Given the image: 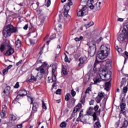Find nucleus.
<instances>
[{
  "mask_svg": "<svg viewBox=\"0 0 128 128\" xmlns=\"http://www.w3.org/2000/svg\"><path fill=\"white\" fill-rule=\"evenodd\" d=\"M20 88V82H16V84L14 86V88Z\"/></svg>",
  "mask_w": 128,
  "mask_h": 128,
  "instance_id": "obj_51",
  "label": "nucleus"
},
{
  "mask_svg": "<svg viewBox=\"0 0 128 128\" xmlns=\"http://www.w3.org/2000/svg\"><path fill=\"white\" fill-rule=\"evenodd\" d=\"M65 58H64V62H68V64L70 63V61L68 60V55L66 53H64Z\"/></svg>",
  "mask_w": 128,
  "mask_h": 128,
  "instance_id": "obj_32",
  "label": "nucleus"
},
{
  "mask_svg": "<svg viewBox=\"0 0 128 128\" xmlns=\"http://www.w3.org/2000/svg\"><path fill=\"white\" fill-rule=\"evenodd\" d=\"M56 82H54V83L52 85V88H56Z\"/></svg>",
  "mask_w": 128,
  "mask_h": 128,
  "instance_id": "obj_61",
  "label": "nucleus"
},
{
  "mask_svg": "<svg viewBox=\"0 0 128 128\" xmlns=\"http://www.w3.org/2000/svg\"><path fill=\"white\" fill-rule=\"evenodd\" d=\"M46 16H40V26H42L44 24V21L46 20Z\"/></svg>",
  "mask_w": 128,
  "mask_h": 128,
  "instance_id": "obj_16",
  "label": "nucleus"
},
{
  "mask_svg": "<svg viewBox=\"0 0 128 128\" xmlns=\"http://www.w3.org/2000/svg\"><path fill=\"white\" fill-rule=\"evenodd\" d=\"M120 104H126V98L124 97L122 98Z\"/></svg>",
  "mask_w": 128,
  "mask_h": 128,
  "instance_id": "obj_55",
  "label": "nucleus"
},
{
  "mask_svg": "<svg viewBox=\"0 0 128 128\" xmlns=\"http://www.w3.org/2000/svg\"><path fill=\"white\" fill-rule=\"evenodd\" d=\"M17 128H22V124H20L17 125Z\"/></svg>",
  "mask_w": 128,
  "mask_h": 128,
  "instance_id": "obj_64",
  "label": "nucleus"
},
{
  "mask_svg": "<svg viewBox=\"0 0 128 128\" xmlns=\"http://www.w3.org/2000/svg\"><path fill=\"white\" fill-rule=\"evenodd\" d=\"M8 72V70L6 68L2 70V74L4 76H6V74H7Z\"/></svg>",
  "mask_w": 128,
  "mask_h": 128,
  "instance_id": "obj_39",
  "label": "nucleus"
},
{
  "mask_svg": "<svg viewBox=\"0 0 128 128\" xmlns=\"http://www.w3.org/2000/svg\"><path fill=\"white\" fill-rule=\"evenodd\" d=\"M32 110L35 112H38V108L39 106L38 104V102H32Z\"/></svg>",
  "mask_w": 128,
  "mask_h": 128,
  "instance_id": "obj_13",
  "label": "nucleus"
},
{
  "mask_svg": "<svg viewBox=\"0 0 128 128\" xmlns=\"http://www.w3.org/2000/svg\"><path fill=\"white\" fill-rule=\"evenodd\" d=\"M92 116L93 118V122H96V120H100V119L98 118V116L96 115V112H94L92 114Z\"/></svg>",
  "mask_w": 128,
  "mask_h": 128,
  "instance_id": "obj_21",
  "label": "nucleus"
},
{
  "mask_svg": "<svg viewBox=\"0 0 128 128\" xmlns=\"http://www.w3.org/2000/svg\"><path fill=\"white\" fill-rule=\"evenodd\" d=\"M94 104V100H91L90 102V106H92V104Z\"/></svg>",
  "mask_w": 128,
  "mask_h": 128,
  "instance_id": "obj_60",
  "label": "nucleus"
},
{
  "mask_svg": "<svg viewBox=\"0 0 128 128\" xmlns=\"http://www.w3.org/2000/svg\"><path fill=\"white\" fill-rule=\"evenodd\" d=\"M102 100V98H100V97L97 96L96 98V104H100V102Z\"/></svg>",
  "mask_w": 128,
  "mask_h": 128,
  "instance_id": "obj_29",
  "label": "nucleus"
},
{
  "mask_svg": "<svg viewBox=\"0 0 128 128\" xmlns=\"http://www.w3.org/2000/svg\"><path fill=\"white\" fill-rule=\"evenodd\" d=\"M61 74L62 76H66L68 74V71L66 70V68L64 66H62Z\"/></svg>",
  "mask_w": 128,
  "mask_h": 128,
  "instance_id": "obj_19",
  "label": "nucleus"
},
{
  "mask_svg": "<svg viewBox=\"0 0 128 128\" xmlns=\"http://www.w3.org/2000/svg\"><path fill=\"white\" fill-rule=\"evenodd\" d=\"M71 94L72 96H76V91L74 90H71Z\"/></svg>",
  "mask_w": 128,
  "mask_h": 128,
  "instance_id": "obj_47",
  "label": "nucleus"
},
{
  "mask_svg": "<svg viewBox=\"0 0 128 128\" xmlns=\"http://www.w3.org/2000/svg\"><path fill=\"white\" fill-rule=\"evenodd\" d=\"M89 1L90 0H81L80 2L81 4H86H86H88L90 2H90Z\"/></svg>",
  "mask_w": 128,
  "mask_h": 128,
  "instance_id": "obj_27",
  "label": "nucleus"
},
{
  "mask_svg": "<svg viewBox=\"0 0 128 128\" xmlns=\"http://www.w3.org/2000/svg\"><path fill=\"white\" fill-rule=\"evenodd\" d=\"M128 120H124L123 124V126H124L125 128H126L128 126Z\"/></svg>",
  "mask_w": 128,
  "mask_h": 128,
  "instance_id": "obj_46",
  "label": "nucleus"
},
{
  "mask_svg": "<svg viewBox=\"0 0 128 128\" xmlns=\"http://www.w3.org/2000/svg\"><path fill=\"white\" fill-rule=\"evenodd\" d=\"M68 6H72V0H68V4H67Z\"/></svg>",
  "mask_w": 128,
  "mask_h": 128,
  "instance_id": "obj_50",
  "label": "nucleus"
},
{
  "mask_svg": "<svg viewBox=\"0 0 128 128\" xmlns=\"http://www.w3.org/2000/svg\"><path fill=\"white\" fill-rule=\"evenodd\" d=\"M44 50H42V48H41L40 50V52H39V54L40 56H42V54H44Z\"/></svg>",
  "mask_w": 128,
  "mask_h": 128,
  "instance_id": "obj_63",
  "label": "nucleus"
},
{
  "mask_svg": "<svg viewBox=\"0 0 128 128\" xmlns=\"http://www.w3.org/2000/svg\"><path fill=\"white\" fill-rule=\"evenodd\" d=\"M98 60V58H96V61L94 64V68H93V70L94 72H96V66H98V62L96 60Z\"/></svg>",
  "mask_w": 128,
  "mask_h": 128,
  "instance_id": "obj_26",
  "label": "nucleus"
},
{
  "mask_svg": "<svg viewBox=\"0 0 128 128\" xmlns=\"http://www.w3.org/2000/svg\"><path fill=\"white\" fill-rule=\"evenodd\" d=\"M12 34H18V28L14 27L11 24H8L3 30L2 34L5 38H8L12 36Z\"/></svg>",
  "mask_w": 128,
  "mask_h": 128,
  "instance_id": "obj_3",
  "label": "nucleus"
},
{
  "mask_svg": "<svg viewBox=\"0 0 128 128\" xmlns=\"http://www.w3.org/2000/svg\"><path fill=\"white\" fill-rule=\"evenodd\" d=\"M102 48L103 49L102 50L98 52L96 58H98L100 60H104V58H106L110 54V49L108 47L104 45H102L100 46V49L102 50Z\"/></svg>",
  "mask_w": 128,
  "mask_h": 128,
  "instance_id": "obj_4",
  "label": "nucleus"
},
{
  "mask_svg": "<svg viewBox=\"0 0 128 128\" xmlns=\"http://www.w3.org/2000/svg\"><path fill=\"white\" fill-rule=\"evenodd\" d=\"M100 76L101 80H102V77L104 78V80H108L112 78V74H108L106 70H102L100 74Z\"/></svg>",
  "mask_w": 128,
  "mask_h": 128,
  "instance_id": "obj_6",
  "label": "nucleus"
},
{
  "mask_svg": "<svg viewBox=\"0 0 128 128\" xmlns=\"http://www.w3.org/2000/svg\"><path fill=\"white\" fill-rule=\"evenodd\" d=\"M14 52V50L12 48L11 46H9L8 50L6 51L5 54H7L8 56H12Z\"/></svg>",
  "mask_w": 128,
  "mask_h": 128,
  "instance_id": "obj_10",
  "label": "nucleus"
},
{
  "mask_svg": "<svg viewBox=\"0 0 128 128\" xmlns=\"http://www.w3.org/2000/svg\"><path fill=\"white\" fill-rule=\"evenodd\" d=\"M94 23L93 22H90L88 24H86L84 26H86V28H90L92 26H94Z\"/></svg>",
  "mask_w": 128,
  "mask_h": 128,
  "instance_id": "obj_25",
  "label": "nucleus"
},
{
  "mask_svg": "<svg viewBox=\"0 0 128 128\" xmlns=\"http://www.w3.org/2000/svg\"><path fill=\"white\" fill-rule=\"evenodd\" d=\"M90 92H92V86H90L86 90L85 92V94H88Z\"/></svg>",
  "mask_w": 128,
  "mask_h": 128,
  "instance_id": "obj_37",
  "label": "nucleus"
},
{
  "mask_svg": "<svg viewBox=\"0 0 128 128\" xmlns=\"http://www.w3.org/2000/svg\"><path fill=\"white\" fill-rule=\"evenodd\" d=\"M101 80L100 79V78H97L95 80H94V84H98L99 82H100Z\"/></svg>",
  "mask_w": 128,
  "mask_h": 128,
  "instance_id": "obj_40",
  "label": "nucleus"
},
{
  "mask_svg": "<svg viewBox=\"0 0 128 128\" xmlns=\"http://www.w3.org/2000/svg\"><path fill=\"white\" fill-rule=\"evenodd\" d=\"M126 40V44H128V22L123 24L122 32L118 37V40L120 43Z\"/></svg>",
  "mask_w": 128,
  "mask_h": 128,
  "instance_id": "obj_2",
  "label": "nucleus"
},
{
  "mask_svg": "<svg viewBox=\"0 0 128 128\" xmlns=\"http://www.w3.org/2000/svg\"><path fill=\"white\" fill-rule=\"evenodd\" d=\"M4 92V94H6V96H8L10 92V86H7L6 88H5Z\"/></svg>",
  "mask_w": 128,
  "mask_h": 128,
  "instance_id": "obj_15",
  "label": "nucleus"
},
{
  "mask_svg": "<svg viewBox=\"0 0 128 128\" xmlns=\"http://www.w3.org/2000/svg\"><path fill=\"white\" fill-rule=\"evenodd\" d=\"M66 126H68L66 122H63L60 124V128H66Z\"/></svg>",
  "mask_w": 128,
  "mask_h": 128,
  "instance_id": "obj_28",
  "label": "nucleus"
},
{
  "mask_svg": "<svg viewBox=\"0 0 128 128\" xmlns=\"http://www.w3.org/2000/svg\"><path fill=\"white\" fill-rule=\"evenodd\" d=\"M116 50L119 54L122 52V48H116Z\"/></svg>",
  "mask_w": 128,
  "mask_h": 128,
  "instance_id": "obj_56",
  "label": "nucleus"
},
{
  "mask_svg": "<svg viewBox=\"0 0 128 128\" xmlns=\"http://www.w3.org/2000/svg\"><path fill=\"white\" fill-rule=\"evenodd\" d=\"M31 78L33 80V82H36V80H38L36 76L35 77L34 75H32V74H31Z\"/></svg>",
  "mask_w": 128,
  "mask_h": 128,
  "instance_id": "obj_43",
  "label": "nucleus"
},
{
  "mask_svg": "<svg viewBox=\"0 0 128 128\" xmlns=\"http://www.w3.org/2000/svg\"><path fill=\"white\" fill-rule=\"evenodd\" d=\"M79 116H80V118H82V116H84V110L83 109H82L80 111V112L79 113Z\"/></svg>",
  "mask_w": 128,
  "mask_h": 128,
  "instance_id": "obj_45",
  "label": "nucleus"
},
{
  "mask_svg": "<svg viewBox=\"0 0 128 128\" xmlns=\"http://www.w3.org/2000/svg\"><path fill=\"white\" fill-rule=\"evenodd\" d=\"M88 14V8L86 6L82 8L78 12H77L78 16H84Z\"/></svg>",
  "mask_w": 128,
  "mask_h": 128,
  "instance_id": "obj_5",
  "label": "nucleus"
},
{
  "mask_svg": "<svg viewBox=\"0 0 128 128\" xmlns=\"http://www.w3.org/2000/svg\"><path fill=\"white\" fill-rule=\"evenodd\" d=\"M99 98H102V97L104 96V93L102 92H99L98 95Z\"/></svg>",
  "mask_w": 128,
  "mask_h": 128,
  "instance_id": "obj_33",
  "label": "nucleus"
},
{
  "mask_svg": "<svg viewBox=\"0 0 128 128\" xmlns=\"http://www.w3.org/2000/svg\"><path fill=\"white\" fill-rule=\"evenodd\" d=\"M70 93H67L65 96V100L68 102V100H70Z\"/></svg>",
  "mask_w": 128,
  "mask_h": 128,
  "instance_id": "obj_30",
  "label": "nucleus"
},
{
  "mask_svg": "<svg viewBox=\"0 0 128 128\" xmlns=\"http://www.w3.org/2000/svg\"><path fill=\"white\" fill-rule=\"evenodd\" d=\"M89 8L90 10H100V5L98 4V2H96L94 5H93L94 0H90V3Z\"/></svg>",
  "mask_w": 128,
  "mask_h": 128,
  "instance_id": "obj_7",
  "label": "nucleus"
},
{
  "mask_svg": "<svg viewBox=\"0 0 128 128\" xmlns=\"http://www.w3.org/2000/svg\"><path fill=\"white\" fill-rule=\"evenodd\" d=\"M52 82H56V75H52Z\"/></svg>",
  "mask_w": 128,
  "mask_h": 128,
  "instance_id": "obj_35",
  "label": "nucleus"
},
{
  "mask_svg": "<svg viewBox=\"0 0 128 128\" xmlns=\"http://www.w3.org/2000/svg\"><path fill=\"white\" fill-rule=\"evenodd\" d=\"M95 126H97V128H100L102 126H100V122L99 121H98L95 123Z\"/></svg>",
  "mask_w": 128,
  "mask_h": 128,
  "instance_id": "obj_41",
  "label": "nucleus"
},
{
  "mask_svg": "<svg viewBox=\"0 0 128 128\" xmlns=\"http://www.w3.org/2000/svg\"><path fill=\"white\" fill-rule=\"evenodd\" d=\"M126 103H120V112H124V110H126Z\"/></svg>",
  "mask_w": 128,
  "mask_h": 128,
  "instance_id": "obj_22",
  "label": "nucleus"
},
{
  "mask_svg": "<svg viewBox=\"0 0 128 128\" xmlns=\"http://www.w3.org/2000/svg\"><path fill=\"white\" fill-rule=\"evenodd\" d=\"M110 80H112V79H110L109 82L105 83V86L104 87V89L106 92H109L110 88V86H112V84H110Z\"/></svg>",
  "mask_w": 128,
  "mask_h": 128,
  "instance_id": "obj_11",
  "label": "nucleus"
},
{
  "mask_svg": "<svg viewBox=\"0 0 128 128\" xmlns=\"http://www.w3.org/2000/svg\"><path fill=\"white\" fill-rule=\"evenodd\" d=\"M19 94H24V96L28 94V91H26V89L20 90H19Z\"/></svg>",
  "mask_w": 128,
  "mask_h": 128,
  "instance_id": "obj_23",
  "label": "nucleus"
},
{
  "mask_svg": "<svg viewBox=\"0 0 128 128\" xmlns=\"http://www.w3.org/2000/svg\"><path fill=\"white\" fill-rule=\"evenodd\" d=\"M64 16H65V18L68 17V12L70 11V6L65 4L64 5Z\"/></svg>",
  "mask_w": 128,
  "mask_h": 128,
  "instance_id": "obj_8",
  "label": "nucleus"
},
{
  "mask_svg": "<svg viewBox=\"0 0 128 128\" xmlns=\"http://www.w3.org/2000/svg\"><path fill=\"white\" fill-rule=\"evenodd\" d=\"M128 86H126L123 88V92H124V94H126V92H128Z\"/></svg>",
  "mask_w": 128,
  "mask_h": 128,
  "instance_id": "obj_44",
  "label": "nucleus"
},
{
  "mask_svg": "<svg viewBox=\"0 0 128 128\" xmlns=\"http://www.w3.org/2000/svg\"><path fill=\"white\" fill-rule=\"evenodd\" d=\"M80 118L82 117H80L79 116L78 118H76V122H82V120Z\"/></svg>",
  "mask_w": 128,
  "mask_h": 128,
  "instance_id": "obj_59",
  "label": "nucleus"
},
{
  "mask_svg": "<svg viewBox=\"0 0 128 128\" xmlns=\"http://www.w3.org/2000/svg\"><path fill=\"white\" fill-rule=\"evenodd\" d=\"M80 102L81 104H84V102H86V98L84 97H83L81 99Z\"/></svg>",
  "mask_w": 128,
  "mask_h": 128,
  "instance_id": "obj_54",
  "label": "nucleus"
},
{
  "mask_svg": "<svg viewBox=\"0 0 128 128\" xmlns=\"http://www.w3.org/2000/svg\"><path fill=\"white\" fill-rule=\"evenodd\" d=\"M56 94H62V89H58L56 90Z\"/></svg>",
  "mask_w": 128,
  "mask_h": 128,
  "instance_id": "obj_49",
  "label": "nucleus"
},
{
  "mask_svg": "<svg viewBox=\"0 0 128 128\" xmlns=\"http://www.w3.org/2000/svg\"><path fill=\"white\" fill-rule=\"evenodd\" d=\"M122 56H124V64H126V60H128V52L126 51H125L124 52V54H122ZM126 56L127 58H126Z\"/></svg>",
  "mask_w": 128,
  "mask_h": 128,
  "instance_id": "obj_20",
  "label": "nucleus"
},
{
  "mask_svg": "<svg viewBox=\"0 0 128 128\" xmlns=\"http://www.w3.org/2000/svg\"><path fill=\"white\" fill-rule=\"evenodd\" d=\"M2 112H6V108H7V107L6 105H3L2 106Z\"/></svg>",
  "mask_w": 128,
  "mask_h": 128,
  "instance_id": "obj_53",
  "label": "nucleus"
},
{
  "mask_svg": "<svg viewBox=\"0 0 128 128\" xmlns=\"http://www.w3.org/2000/svg\"><path fill=\"white\" fill-rule=\"evenodd\" d=\"M50 6V0H48L46 6V8H48Z\"/></svg>",
  "mask_w": 128,
  "mask_h": 128,
  "instance_id": "obj_52",
  "label": "nucleus"
},
{
  "mask_svg": "<svg viewBox=\"0 0 128 128\" xmlns=\"http://www.w3.org/2000/svg\"><path fill=\"white\" fill-rule=\"evenodd\" d=\"M16 46L17 48H20V46H22V41L20 40V38H18L17 40L15 42Z\"/></svg>",
  "mask_w": 128,
  "mask_h": 128,
  "instance_id": "obj_17",
  "label": "nucleus"
},
{
  "mask_svg": "<svg viewBox=\"0 0 128 128\" xmlns=\"http://www.w3.org/2000/svg\"><path fill=\"white\" fill-rule=\"evenodd\" d=\"M82 108V106L81 104H77V106L74 108V110H73V112L74 114H76V112H78V110H80V108Z\"/></svg>",
  "mask_w": 128,
  "mask_h": 128,
  "instance_id": "obj_14",
  "label": "nucleus"
},
{
  "mask_svg": "<svg viewBox=\"0 0 128 128\" xmlns=\"http://www.w3.org/2000/svg\"><path fill=\"white\" fill-rule=\"evenodd\" d=\"M93 46H89L88 48V54L90 56H94V54H96V44H93Z\"/></svg>",
  "mask_w": 128,
  "mask_h": 128,
  "instance_id": "obj_9",
  "label": "nucleus"
},
{
  "mask_svg": "<svg viewBox=\"0 0 128 128\" xmlns=\"http://www.w3.org/2000/svg\"><path fill=\"white\" fill-rule=\"evenodd\" d=\"M42 108L44 110H46V103H44V100H42Z\"/></svg>",
  "mask_w": 128,
  "mask_h": 128,
  "instance_id": "obj_36",
  "label": "nucleus"
},
{
  "mask_svg": "<svg viewBox=\"0 0 128 128\" xmlns=\"http://www.w3.org/2000/svg\"><path fill=\"white\" fill-rule=\"evenodd\" d=\"M94 110V108L90 106L88 108V110L87 112L88 114H89V116L90 114V112Z\"/></svg>",
  "mask_w": 128,
  "mask_h": 128,
  "instance_id": "obj_42",
  "label": "nucleus"
},
{
  "mask_svg": "<svg viewBox=\"0 0 128 128\" xmlns=\"http://www.w3.org/2000/svg\"><path fill=\"white\" fill-rule=\"evenodd\" d=\"M22 60H20L16 64V66H18L20 64H22Z\"/></svg>",
  "mask_w": 128,
  "mask_h": 128,
  "instance_id": "obj_57",
  "label": "nucleus"
},
{
  "mask_svg": "<svg viewBox=\"0 0 128 128\" xmlns=\"http://www.w3.org/2000/svg\"><path fill=\"white\" fill-rule=\"evenodd\" d=\"M28 24H26L24 26L23 28L24 30H28Z\"/></svg>",
  "mask_w": 128,
  "mask_h": 128,
  "instance_id": "obj_58",
  "label": "nucleus"
},
{
  "mask_svg": "<svg viewBox=\"0 0 128 128\" xmlns=\"http://www.w3.org/2000/svg\"><path fill=\"white\" fill-rule=\"evenodd\" d=\"M26 96L28 98V101H31L30 104H32V102H34V98L29 96Z\"/></svg>",
  "mask_w": 128,
  "mask_h": 128,
  "instance_id": "obj_38",
  "label": "nucleus"
},
{
  "mask_svg": "<svg viewBox=\"0 0 128 128\" xmlns=\"http://www.w3.org/2000/svg\"><path fill=\"white\" fill-rule=\"evenodd\" d=\"M118 21L122 22H124V18H118Z\"/></svg>",
  "mask_w": 128,
  "mask_h": 128,
  "instance_id": "obj_62",
  "label": "nucleus"
},
{
  "mask_svg": "<svg viewBox=\"0 0 128 128\" xmlns=\"http://www.w3.org/2000/svg\"><path fill=\"white\" fill-rule=\"evenodd\" d=\"M86 60V57H82V56L80 57L78 60L80 63L78 64V66H82L84 64V63Z\"/></svg>",
  "mask_w": 128,
  "mask_h": 128,
  "instance_id": "obj_12",
  "label": "nucleus"
},
{
  "mask_svg": "<svg viewBox=\"0 0 128 128\" xmlns=\"http://www.w3.org/2000/svg\"><path fill=\"white\" fill-rule=\"evenodd\" d=\"M10 118L11 120H16V116L14 115L10 114Z\"/></svg>",
  "mask_w": 128,
  "mask_h": 128,
  "instance_id": "obj_31",
  "label": "nucleus"
},
{
  "mask_svg": "<svg viewBox=\"0 0 128 128\" xmlns=\"http://www.w3.org/2000/svg\"><path fill=\"white\" fill-rule=\"evenodd\" d=\"M6 111H2L1 112H0V116L1 118H4L6 116Z\"/></svg>",
  "mask_w": 128,
  "mask_h": 128,
  "instance_id": "obj_34",
  "label": "nucleus"
},
{
  "mask_svg": "<svg viewBox=\"0 0 128 128\" xmlns=\"http://www.w3.org/2000/svg\"><path fill=\"white\" fill-rule=\"evenodd\" d=\"M24 96V94H18L16 96V99L13 100V102H16V100H20V98H22V96Z\"/></svg>",
  "mask_w": 128,
  "mask_h": 128,
  "instance_id": "obj_24",
  "label": "nucleus"
},
{
  "mask_svg": "<svg viewBox=\"0 0 128 128\" xmlns=\"http://www.w3.org/2000/svg\"><path fill=\"white\" fill-rule=\"evenodd\" d=\"M6 50V44H0V52H4V50Z\"/></svg>",
  "mask_w": 128,
  "mask_h": 128,
  "instance_id": "obj_18",
  "label": "nucleus"
},
{
  "mask_svg": "<svg viewBox=\"0 0 128 128\" xmlns=\"http://www.w3.org/2000/svg\"><path fill=\"white\" fill-rule=\"evenodd\" d=\"M36 70H37V72H38L36 75L37 80H42L44 76V74L48 76V64L44 62L41 66L36 68Z\"/></svg>",
  "mask_w": 128,
  "mask_h": 128,
  "instance_id": "obj_1",
  "label": "nucleus"
},
{
  "mask_svg": "<svg viewBox=\"0 0 128 128\" xmlns=\"http://www.w3.org/2000/svg\"><path fill=\"white\" fill-rule=\"evenodd\" d=\"M100 106L98 105H96L94 108H93V110H94V112H98V108H99Z\"/></svg>",
  "mask_w": 128,
  "mask_h": 128,
  "instance_id": "obj_48",
  "label": "nucleus"
}]
</instances>
